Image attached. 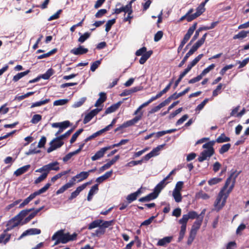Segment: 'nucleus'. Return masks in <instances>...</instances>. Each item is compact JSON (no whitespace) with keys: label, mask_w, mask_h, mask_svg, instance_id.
I'll list each match as a JSON object with an SVG mask.
<instances>
[{"label":"nucleus","mask_w":249,"mask_h":249,"mask_svg":"<svg viewBox=\"0 0 249 249\" xmlns=\"http://www.w3.org/2000/svg\"><path fill=\"white\" fill-rule=\"evenodd\" d=\"M235 174V172H233L231 174L230 176L227 179L224 186L218 193L216 199L214 203V210L216 212H219L225 205L226 200L234 187L235 178L238 175V174H236L234 176L232 184L229 187V189L227 190L228 186L231 182V178Z\"/></svg>","instance_id":"f257e3e1"},{"label":"nucleus","mask_w":249,"mask_h":249,"mask_svg":"<svg viewBox=\"0 0 249 249\" xmlns=\"http://www.w3.org/2000/svg\"><path fill=\"white\" fill-rule=\"evenodd\" d=\"M34 210V208H33L29 209L23 210L20 211L18 214L13 218L12 220L9 222L10 224L13 223V224L10 227L6 228V229L4 230V231L5 232L9 231L15 227L18 226L20 224L23 218L25 217L29 213L32 212Z\"/></svg>","instance_id":"f03ea898"},{"label":"nucleus","mask_w":249,"mask_h":249,"mask_svg":"<svg viewBox=\"0 0 249 249\" xmlns=\"http://www.w3.org/2000/svg\"><path fill=\"white\" fill-rule=\"evenodd\" d=\"M51 184L47 183L43 187L41 188L37 191L31 194L28 197L24 200V201L19 204L18 208H22L25 205H27L31 200L36 197L38 195L45 193L51 186Z\"/></svg>","instance_id":"7ed1b4c3"},{"label":"nucleus","mask_w":249,"mask_h":249,"mask_svg":"<svg viewBox=\"0 0 249 249\" xmlns=\"http://www.w3.org/2000/svg\"><path fill=\"white\" fill-rule=\"evenodd\" d=\"M196 218H200L199 216L197 213L194 211H191L188 212L186 214H183L182 217L179 220V223H183L187 225V223L189 219H194Z\"/></svg>","instance_id":"20e7f679"},{"label":"nucleus","mask_w":249,"mask_h":249,"mask_svg":"<svg viewBox=\"0 0 249 249\" xmlns=\"http://www.w3.org/2000/svg\"><path fill=\"white\" fill-rule=\"evenodd\" d=\"M197 26V22H195L191 26L187 31V33L185 35L183 39L181 41V43L185 45L189 40L191 36L193 35L194 31L196 30Z\"/></svg>","instance_id":"39448f33"},{"label":"nucleus","mask_w":249,"mask_h":249,"mask_svg":"<svg viewBox=\"0 0 249 249\" xmlns=\"http://www.w3.org/2000/svg\"><path fill=\"white\" fill-rule=\"evenodd\" d=\"M135 117L132 119L127 121L123 124V127L126 128L134 125L142 119V114L135 115Z\"/></svg>","instance_id":"423d86ee"},{"label":"nucleus","mask_w":249,"mask_h":249,"mask_svg":"<svg viewBox=\"0 0 249 249\" xmlns=\"http://www.w3.org/2000/svg\"><path fill=\"white\" fill-rule=\"evenodd\" d=\"M212 150H203L200 153L197 160L199 162H202L203 161L207 160L208 158L211 157L213 154Z\"/></svg>","instance_id":"0eeeda50"},{"label":"nucleus","mask_w":249,"mask_h":249,"mask_svg":"<svg viewBox=\"0 0 249 249\" xmlns=\"http://www.w3.org/2000/svg\"><path fill=\"white\" fill-rule=\"evenodd\" d=\"M41 233V230L40 229L36 228H31L24 231L21 235L18 237V240H20L24 236L27 235H32L39 234Z\"/></svg>","instance_id":"6e6552de"},{"label":"nucleus","mask_w":249,"mask_h":249,"mask_svg":"<svg viewBox=\"0 0 249 249\" xmlns=\"http://www.w3.org/2000/svg\"><path fill=\"white\" fill-rule=\"evenodd\" d=\"M50 146L47 149V152L51 153L57 148H60L64 144L63 142H58L53 139L50 143Z\"/></svg>","instance_id":"1a4fd4ad"},{"label":"nucleus","mask_w":249,"mask_h":249,"mask_svg":"<svg viewBox=\"0 0 249 249\" xmlns=\"http://www.w3.org/2000/svg\"><path fill=\"white\" fill-rule=\"evenodd\" d=\"M77 234L76 233H73L71 235L69 232L65 233L64 232L62 238L61 239V243L66 244L69 241H74L76 240Z\"/></svg>","instance_id":"9d476101"},{"label":"nucleus","mask_w":249,"mask_h":249,"mask_svg":"<svg viewBox=\"0 0 249 249\" xmlns=\"http://www.w3.org/2000/svg\"><path fill=\"white\" fill-rule=\"evenodd\" d=\"M89 50L87 48H85L82 46H79L77 48H74L71 50V53L76 55H79L85 54L88 52Z\"/></svg>","instance_id":"9b49d317"},{"label":"nucleus","mask_w":249,"mask_h":249,"mask_svg":"<svg viewBox=\"0 0 249 249\" xmlns=\"http://www.w3.org/2000/svg\"><path fill=\"white\" fill-rule=\"evenodd\" d=\"M155 100V98H154V97H152L149 100H148L147 102L143 103L135 111V112H134V114L133 115H138V114H140L141 113L142 114V117H143V111H142V109L145 107H146L147 106H148L150 103H151L152 102H153V101Z\"/></svg>","instance_id":"f8f14e48"},{"label":"nucleus","mask_w":249,"mask_h":249,"mask_svg":"<svg viewBox=\"0 0 249 249\" xmlns=\"http://www.w3.org/2000/svg\"><path fill=\"white\" fill-rule=\"evenodd\" d=\"M108 150V149L107 146L101 148L95 154L94 156L91 157V160L95 161L102 158L104 156L105 152Z\"/></svg>","instance_id":"ddd939ff"},{"label":"nucleus","mask_w":249,"mask_h":249,"mask_svg":"<svg viewBox=\"0 0 249 249\" xmlns=\"http://www.w3.org/2000/svg\"><path fill=\"white\" fill-rule=\"evenodd\" d=\"M158 196V195L155 192H153L144 197L140 198L139 199V201L141 202H148L156 199Z\"/></svg>","instance_id":"4468645a"},{"label":"nucleus","mask_w":249,"mask_h":249,"mask_svg":"<svg viewBox=\"0 0 249 249\" xmlns=\"http://www.w3.org/2000/svg\"><path fill=\"white\" fill-rule=\"evenodd\" d=\"M122 103L123 102L122 101H119L117 103L112 105L110 107H107L106 109L105 114L107 115L115 112L119 108Z\"/></svg>","instance_id":"2eb2a0df"},{"label":"nucleus","mask_w":249,"mask_h":249,"mask_svg":"<svg viewBox=\"0 0 249 249\" xmlns=\"http://www.w3.org/2000/svg\"><path fill=\"white\" fill-rule=\"evenodd\" d=\"M30 167L31 166L30 164L23 166L16 170L14 174L16 176L18 177L27 172L30 169Z\"/></svg>","instance_id":"dca6fc26"},{"label":"nucleus","mask_w":249,"mask_h":249,"mask_svg":"<svg viewBox=\"0 0 249 249\" xmlns=\"http://www.w3.org/2000/svg\"><path fill=\"white\" fill-rule=\"evenodd\" d=\"M203 221V216L196 219L194 223L191 231L195 232H197V230L200 228Z\"/></svg>","instance_id":"f3484780"},{"label":"nucleus","mask_w":249,"mask_h":249,"mask_svg":"<svg viewBox=\"0 0 249 249\" xmlns=\"http://www.w3.org/2000/svg\"><path fill=\"white\" fill-rule=\"evenodd\" d=\"M172 236H166L160 239L158 242L157 245L158 246H166L168 244L170 243L172 239Z\"/></svg>","instance_id":"a211bd4d"},{"label":"nucleus","mask_w":249,"mask_h":249,"mask_svg":"<svg viewBox=\"0 0 249 249\" xmlns=\"http://www.w3.org/2000/svg\"><path fill=\"white\" fill-rule=\"evenodd\" d=\"M100 97L96 101L94 106L96 107H99L101 105H102L104 102H105L107 100V95L105 92H100L99 94Z\"/></svg>","instance_id":"6ab92c4d"},{"label":"nucleus","mask_w":249,"mask_h":249,"mask_svg":"<svg viewBox=\"0 0 249 249\" xmlns=\"http://www.w3.org/2000/svg\"><path fill=\"white\" fill-rule=\"evenodd\" d=\"M167 183L168 182L164 183V181L161 180L155 186L154 192L159 196L161 191L165 187Z\"/></svg>","instance_id":"aec40b11"},{"label":"nucleus","mask_w":249,"mask_h":249,"mask_svg":"<svg viewBox=\"0 0 249 249\" xmlns=\"http://www.w3.org/2000/svg\"><path fill=\"white\" fill-rule=\"evenodd\" d=\"M203 56V54L202 53L199 54L188 65L187 68L190 71L192 67L195 66L200 61Z\"/></svg>","instance_id":"412c9836"},{"label":"nucleus","mask_w":249,"mask_h":249,"mask_svg":"<svg viewBox=\"0 0 249 249\" xmlns=\"http://www.w3.org/2000/svg\"><path fill=\"white\" fill-rule=\"evenodd\" d=\"M196 11L195 13L192 15L190 18V20H194L204 12L205 8H203L200 6H198L196 9Z\"/></svg>","instance_id":"4be33fe9"},{"label":"nucleus","mask_w":249,"mask_h":249,"mask_svg":"<svg viewBox=\"0 0 249 249\" xmlns=\"http://www.w3.org/2000/svg\"><path fill=\"white\" fill-rule=\"evenodd\" d=\"M83 190V189L81 186L77 187L76 190L71 193V196L68 198V200L71 201L76 198Z\"/></svg>","instance_id":"5701e85b"},{"label":"nucleus","mask_w":249,"mask_h":249,"mask_svg":"<svg viewBox=\"0 0 249 249\" xmlns=\"http://www.w3.org/2000/svg\"><path fill=\"white\" fill-rule=\"evenodd\" d=\"M153 53V51L150 50L144 53L139 60L141 64H143L146 60L151 56Z\"/></svg>","instance_id":"b1692460"},{"label":"nucleus","mask_w":249,"mask_h":249,"mask_svg":"<svg viewBox=\"0 0 249 249\" xmlns=\"http://www.w3.org/2000/svg\"><path fill=\"white\" fill-rule=\"evenodd\" d=\"M6 231H4L3 233L0 235V244L3 243L4 244H6L8 242L11 238V234H6L5 233Z\"/></svg>","instance_id":"393cba45"},{"label":"nucleus","mask_w":249,"mask_h":249,"mask_svg":"<svg viewBox=\"0 0 249 249\" xmlns=\"http://www.w3.org/2000/svg\"><path fill=\"white\" fill-rule=\"evenodd\" d=\"M181 224V227H180V231L179 232V237L178 238V242H180L182 241L183 238H184L185 232H186V226L187 225L183 223H180Z\"/></svg>","instance_id":"a878e982"},{"label":"nucleus","mask_w":249,"mask_h":249,"mask_svg":"<svg viewBox=\"0 0 249 249\" xmlns=\"http://www.w3.org/2000/svg\"><path fill=\"white\" fill-rule=\"evenodd\" d=\"M75 178L78 179L77 182H81L88 178V173L85 171L81 172L75 176Z\"/></svg>","instance_id":"bb28decb"},{"label":"nucleus","mask_w":249,"mask_h":249,"mask_svg":"<svg viewBox=\"0 0 249 249\" xmlns=\"http://www.w3.org/2000/svg\"><path fill=\"white\" fill-rule=\"evenodd\" d=\"M29 72L30 70H28L25 71L18 73L17 74H16L13 77V81L15 82L18 81L22 77L28 74L29 73Z\"/></svg>","instance_id":"cd10ccee"},{"label":"nucleus","mask_w":249,"mask_h":249,"mask_svg":"<svg viewBox=\"0 0 249 249\" xmlns=\"http://www.w3.org/2000/svg\"><path fill=\"white\" fill-rule=\"evenodd\" d=\"M103 222L102 220L97 219L91 222L88 226V229L91 230L92 229L100 226V224Z\"/></svg>","instance_id":"c85d7f7f"},{"label":"nucleus","mask_w":249,"mask_h":249,"mask_svg":"<svg viewBox=\"0 0 249 249\" xmlns=\"http://www.w3.org/2000/svg\"><path fill=\"white\" fill-rule=\"evenodd\" d=\"M165 144L158 145L154 148L149 153L152 157L159 155L160 151L165 146Z\"/></svg>","instance_id":"c756f323"},{"label":"nucleus","mask_w":249,"mask_h":249,"mask_svg":"<svg viewBox=\"0 0 249 249\" xmlns=\"http://www.w3.org/2000/svg\"><path fill=\"white\" fill-rule=\"evenodd\" d=\"M57 51V49L56 48H54L50 52L47 53L42 54L41 55H38L37 56V59H41L44 58L48 57L51 55L55 53Z\"/></svg>","instance_id":"7c9ffc66"},{"label":"nucleus","mask_w":249,"mask_h":249,"mask_svg":"<svg viewBox=\"0 0 249 249\" xmlns=\"http://www.w3.org/2000/svg\"><path fill=\"white\" fill-rule=\"evenodd\" d=\"M230 138L227 137L224 133L221 134L215 141L217 143H223L230 141Z\"/></svg>","instance_id":"2f4dec72"},{"label":"nucleus","mask_w":249,"mask_h":249,"mask_svg":"<svg viewBox=\"0 0 249 249\" xmlns=\"http://www.w3.org/2000/svg\"><path fill=\"white\" fill-rule=\"evenodd\" d=\"M72 186V183H67L61 188H60L56 192V195H59L64 193L66 190Z\"/></svg>","instance_id":"473e14b6"},{"label":"nucleus","mask_w":249,"mask_h":249,"mask_svg":"<svg viewBox=\"0 0 249 249\" xmlns=\"http://www.w3.org/2000/svg\"><path fill=\"white\" fill-rule=\"evenodd\" d=\"M50 101V99H46L43 100H40L39 101H37L35 103H33L31 106V108H34L36 107H39L44 105H45L46 104H48Z\"/></svg>","instance_id":"72a5a7b5"},{"label":"nucleus","mask_w":249,"mask_h":249,"mask_svg":"<svg viewBox=\"0 0 249 249\" xmlns=\"http://www.w3.org/2000/svg\"><path fill=\"white\" fill-rule=\"evenodd\" d=\"M120 157L119 155L115 156L111 160H109L104 165L106 167L107 169L109 168L112 165L114 164L120 159Z\"/></svg>","instance_id":"f704fd0d"},{"label":"nucleus","mask_w":249,"mask_h":249,"mask_svg":"<svg viewBox=\"0 0 249 249\" xmlns=\"http://www.w3.org/2000/svg\"><path fill=\"white\" fill-rule=\"evenodd\" d=\"M215 142L214 141H210L204 144L202 146V148L207 149L206 150H212L213 152L214 153V150L213 147V146Z\"/></svg>","instance_id":"c9c22d12"},{"label":"nucleus","mask_w":249,"mask_h":249,"mask_svg":"<svg viewBox=\"0 0 249 249\" xmlns=\"http://www.w3.org/2000/svg\"><path fill=\"white\" fill-rule=\"evenodd\" d=\"M47 165L50 171L51 170L58 171L60 169L58 166L59 163L57 161L51 162Z\"/></svg>","instance_id":"e433bc0d"},{"label":"nucleus","mask_w":249,"mask_h":249,"mask_svg":"<svg viewBox=\"0 0 249 249\" xmlns=\"http://www.w3.org/2000/svg\"><path fill=\"white\" fill-rule=\"evenodd\" d=\"M249 33V31H241L240 32L238 33L237 35H235L233 36V38L234 39H243L245 38L247 36L248 34Z\"/></svg>","instance_id":"4c0bfd02"},{"label":"nucleus","mask_w":249,"mask_h":249,"mask_svg":"<svg viewBox=\"0 0 249 249\" xmlns=\"http://www.w3.org/2000/svg\"><path fill=\"white\" fill-rule=\"evenodd\" d=\"M79 35H81V36L79 37L78 41L81 43L84 42L87 39H88L90 37V33L88 32H86L83 35H82L80 33H79Z\"/></svg>","instance_id":"58836bf2"},{"label":"nucleus","mask_w":249,"mask_h":249,"mask_svg":"<svg viewBox=\"0 0 249 249\" xmlns=\"http://www.w3.org/2000/svg\"><path fill=\"white\" fill-rule=\"evenodd\" d=\"M64 230H60L57 231L53 235L52 237V240H54L55 239H58L61 241V239L62 238V236L63 235Z\"/></svg>","instance_id":"ea45409f"},{"label":"nucleus","mask_w":249,"mask_h":249,"mask_svg":"<svg viewBox=\"0 0 249 249\" xmlns=\"http://www.w3.org/2000/svg\"><path fill=\"white\" fill-rule=\"evenodd\" d=\"M194 52L193 51V50H191V49L189 50V51L186 54L183 59L181 60V61L180 62V63L178 65V67H181L184 63L186 62V61L187 60L188 58L192 55Z\"/></svg>","instance_id":"a19ab883"},{"label":"nucleus","mask_w":249,"mask_h":249,"mask_svg":"<svg viewBox=\"0 0 249 249\" xmlns=\"http://www.w3.org/2000/svg\"><path fill=\"white\" fill-rule=\"evenodd\" d=\"M231 147V144L229 143L223 145L219 150V153L220 154H223L228 151Z\"/></svg>","instance_id":"79ce46f5"},{"label":"nucleus","mask_w":249,"mask_h":249,"mask_svg":"<svg viewBox=\"0 0 249 249\" xmlns=\"http://www.w3.org/2000/svg\"><path fill=\"white\" fill-rule=\"evenodd\" d=\"M83 131V128L78 129L76 132H75L72 136L71 140L70 143H73L76 140L78 136Z\"/></svg>","instance_id":"37998d69"},{"label":"nucleus","mask_w":249,"mask_h":249,"mask_svg":"<svg viewBox=\"0 0 249 249\" xmlns=\"http://www.w3.org/2000/svg\"><path fill=\"white\" fill-rule=\"evenodd\" d=\"M173 196L176 202H180L182 200V196L180 192L173 191Z\"/></svg>","instance_id":"c03bdc74"},{"label":"nucleus","mask_w":249,"mask_h":249,"mask_svg":"<svg viewBox=\"0 0 249 249\" xmlns=\"http://www.w3.org/2000/svg\"><path fill=\"white\" fill-rule=\"evenodd\" d=\"M215 67V65L214 64H212L210 66H209L207 68H205L203 70V71L201 73L200 75L203 77L205 75H206L207 73L210 72L211 70H213L214 67Z\"/></svg>","instance_id":"a18cd8bd"},{"label":"nucleus","mask_w":249,"mask_h":249,"mask_svg":"<svg viewBox=\"0 0 249 249\" xmlns=\"http://www.w3.org/2000/svg\"><path fill=\"white\" fill-rule=\"evenodd\" d=\"M102 59L100 60H98L97 61H95V62H93L90 66V71H94L100 66V65L101 63Z\"/></svg>","instance_id":"49530a36"},{"label":"nucleus","mask_w":249,"mask_h":249,"mask_svg":"<svg viewBox=\"0 0 249 249\" xmlns=\"http://www.w3.org/2000/svg\"><path fill=\"white\" fill-rule=\"evenodd\" d=\"M115 22L116 20L115 18L108 20L106 24L105 31L107 32H109L112 26L115 23Z\"/></svg>","instance_id":"de8ad7c7"},{"label":"nucleus","mask_w":249,"mask_h":249,"mask_svg":"<svg viewBox=\"0 0 249 249\" xmlns=\"http://www.w3.org/2000/svg\"><path fill=\"white\" fill-rule=\"evenodd\" d=\"M69 172V171H65L63 172H62L60 173L57 174V175L53 176L51 178V181L53 182H55L57 179L60 178L62 176L68 174Z\"/></svg>","instance_id":"09e8293b"},{"label":"nucleus","mask_w":249,"mask_h":249,"mask_svg":"<svg viewBox=\"0 0 249 249\" xmlns=\"http://www.w3.org/2000/svg\"><path fill=\"white\" fill-rule=\"evenodd\" d=\"M196 232L190 231V233H189V236L188 237L187 242V244L188 245H190L192 243V242H193V241L196 237Z\"/></svg>","instance_id":"8fccbe9b"},{"label":"nucleus","mask_w":249,"mask_h":249,"mask_svg":"<svg viewBox=\"0 0 249 249\" xmlns=\"http://www.w3.org/2000/svg\"><path fill=\"white\" fill-rule=\"evenodd\" d=\"M41 119H42L41 115H40L39 114H35L33 116V117L31 120V122L32 124H36L39 121H40L41 120Z\"/></svg>","instance_id":"3c124183"},{"label":"nucleus","mask_w":249,"mask_h":249,"mask_svg":"<svg viewBox=\"0 0 249 249\" xmlns=\"http://www.w3.org/2000/svg\"><path fill=\"white\" fill-rule=\"evenodd\" d=\"M209 101V99L206 98L205 99L203 102H202L200 104H199L196 107V111L199 112L200 110H201L205 105L208 103Z\"/></svg>","instance_id":"603ef678"},{"label":"nucleus","mask_w":249,"mask_h":249,"mask_svg":"<svg viewBox=\"0 0 249 249\" xmlns=\"http://www.w3.org/2000/svg\"><path fill=\"white\" fill-rule=\"evenodd\" d=\"M137 196H136V195L133 193L129 195H128L126 199L127 200V202L128 203H131L132 202L136 200L137 199Z\"/></svg>","instance_id":"864d4df0"},{"label":"nucleus","mask_w":249,"mask_h":249,"mask_svg":"<svg viewBox=\"0 0 249 249\" xmlns=\"http://www.w3.org/2000/svg\"><path fill=\"white\" fill-rule=\"evenodd\" d=\"M222 181V178H213L208 181V184L212 186Z\"/></svg>","instance_id":"5fc2aeb1"},{"label":"nucleus","mask_w":249,"mask_h":249,"mask_svg":"<svg viewBox=\"0 0 249 249\" xmlns=\"http://www.w3.org/2000/svg\"><path fill=\"white\" fill-rule=\"evenodd\" d=\"M106 230H104L100 226L99 228L95 231V232L93 233V235L94 236L99 237L102 235L104 234Z\"/></svg>","instance_id":"6e6d98bb"},{"label":"nucleus","mask_w":249,"mask_h":249,"mask_svg":"<svg viewBox=\"0 0 249 249\" xmlns=\"http://www.w3.org/2000/svg\"><path fill=\"white\" fill-rule=\"evenodd\" d=\"M135 1V0H131L129 2V3L124 6H122L123 8H124V11L125 13H128L129 12V11H133L132 8V3Z\"/></svg>","instance_id":"4d7b16f0"},{"label":"nucleus","mask_w":249,"mask_h":249,"mask_svg":"<svg viewBox=\"0 0 249 249\" xmlns=\"http://www.w3.org/2000/svg\"><path fill=\"white\" fill-rule=\"evenodd\" d=\"M102 223H103L102 225L100 224V227H101L104 230H106V228L113 225L114 223V220H112L110 221H105Z\"/></svg>","instance_id":"13d9d810"},{"label":"nucleus","mask_w":249,"mask_h":249,"mask_svg":"<svg viewBox=\"0 0 249 249\" xmlns=\"http://www.w3.org/2000/svg\"><path fill=\"white\" fill-rule=\"evenodd\" d=\"M223 87V84L220 83L217 87L213 91V96L216 97L219 93L221 92V89Z\"/></svg>","instance_id":"bf43d9fd"},{"label":"nucleus","mask_w":249,"mask_h":249,"mask_svg":"<svg viewBox=\"0 0 249 249\" xmlns=\"http://www.w3.org/2000/svg\"><path fill=\"white\" fill-rule=\"evenodd\" d=\"M68 102V99H59L53 102V106H63L66 104Z\"/></svg>","instance_id":"052dcab7"},{"label":"nucleus","mask_w":249,"mask_h":249,"mask_svg":"<svg viewBox=\"0 0 249 249\" xmlns=\"http://www.w3.org/2000/svg\"><path fill=\"white\" fill-rule=\"evenodd\" d=\"M142 160H132L128 162L125 166L126 167H132L138 164H142Z\"/></svg>","instance_id":"680f3d73"},{"label":"nucleus","mask_w":249,"mask_h":249,"mask_svg":"<svg viewBox=\"0 0 249 249\" xmlns=\"http://www.w3.org/2000/svg\"><path fill=\"white\" fill-rule=\"evenodd\" d=\"M86 100V97L81 98L78 101H77L74 103V104L73 105V107H81L85 103Z\"/></svg>","instance_id":"e2e57ef3"},{"label":"nucleus","mask_w":249,"mask_h":249,"mask_svg":"<svg viewBox=\"0 0 249 249\" xmlns=\"http://www.w3.org/2000/svg\"><path fill=\"white\" fill-rule=\"evenodd\" d=\"M36 172L40 173L43 172V173H46L47 176L50 171L49 170L47 165H45L43 166L41 168L37 169L36 170Z\"/></svg>","instance_id":"0e129e2a"},{"label":"nucleus","mask_w":249,"mask_h":249,"mask_svg":"<svg viewBox=\"0 0 249 249\" xmlns=\"http://www.w3.org/2000/svg\"><path fill=\"white\" fill-rule=\"evenodd\" d=\"M107 13V10L105 9H102L98 11L95 14V17L96 18H100L103 17L105 14Z\"/></svg>","instance_id":"69168bd1"},{"label":"nucleus","mask_w":249,"mask_h":249,"mask_svg":"<svg viewBox=\"0 0 249 249\" xmlns=\"http://www.w3.org/2000/svg\"><path fill=\"white\" fill-rule=\"evenodd\" d=\"M163 35V33L162 31H159L157 32L154 36V41L155 42H158L162 38Z\"/></svg>","instance_id":"338daca9"},{"label":"nucleus","mask_w":249,"mask_h":249,"mask_svg":"<svg viewBox=\"0 0 249 249\" xmlns=\"http://www.w3.org/2000/svg\"><path fill=\"white\" fill-rule=\"evenodd\" d=\"M197 196L198 197L201 198L203 199H208L210 198V196L202 191L199 192L197 194Z\"/></svg>","instance_id":"774afa93"}]
</instances>
